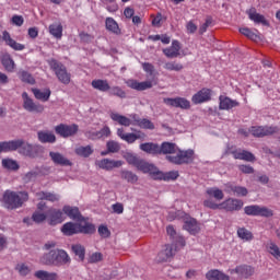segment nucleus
I'll use <instances>...</instances> for the list:
<instances>
[{
  "instance_id": "obj_45",
  "label": "nucleus",
  "mask_w": 280,
  "mask_h": 280,
  "mask_svg": "<svg viewBox=\"0 0 280 280\" xmlns=\"http://www.w3.org/2000/svg\"><path fill=\"white\" fill-rule=\"evenodd\" d=\"M173 256H174L173 247L171 245H166L165 249L159 254V261L161 262L167 261V259Z\"/></svg>"
},
{
  "instance_id": "obj_3",
  "label": "nucleus",
  "mask_w": 280,
  "mask_h": 280,
  "mask_svg": "<svg viewBox=\"0 0 280 280\" xmlns=\"http://www.w3.org/2000/svg\"><path fill=\"white\" fill-rule=\"evenodd\" d=\"M70 257L62 249H54L40 258V262L47 266H62L70 262Z\"/></svg>"
},
{
  "instance_id": "obj_41",
  "label": "nucleus",
  "mask_w": 280,
  "mask_h": 280,
  "mask_svg": "<svg viewBox=\"0 0 280 280\" xmlns=\"http://www.w3.org/2000/svg\"><path fill=\"white\" fill-rule=\"evenodd\" d=\"M1 165L4 170L9 172H16L20 168L18 162L11 159H3Z\"/></svg>"
},
{
  "instance_id": "obj_6",
  "label": "nucleus",
  "mask_w": 280,
  "mask_h": 280,
  "mask_svg": "<svg viewBox=\"0 0 280 280\" xmlns=\"http://www.w3.org/2000/svg\"><path fill=\"white\" fill-rule=\"evenodd\" d=\"M110 119L117 122L120 126L129 127V126H139L142 118L138 116V114H131V119L127 118V116H121V114H117L116 112H110Z\"/></svg>"
},
{
  "instance_id": "obj_28",
  "label": "nucleus",
  "mask_w": 280,
  "mask_h": 280,
  "mask_svg": "<svg viewBox=\"0 0 280 280\" xmlns=\"http://www.w3.org/2000/svg\"><path fill=\"white\" fill-rule=\"evenodd\" d=\"M235 160L246 161V162H255L256 158L253 153L245 150H235L231 152Z\"/></svg>"
},
{
  "instance_id": "obj_58",
  "label": "nucleus",
  "mask_w": 280,
  "mask_h": 280,
  "mask_svg": "<svg viewBox=\"0 0 280 280\" xmlns=\"http://www.w3.org/2000/svg\"><path fill=\"white\" fill-rule=\"evenodd\" d=\"M203 206L212 210H222V203L218 205L211 199L205 200Z\"/></svg>"
},
{
  "instance_id": "obj_48",
  "label": "nucleus",
  "mask_w": 280,
  "mask_h": 280,
  "mask_svg": "<svg viewBox=\"0 0 280 280\" xmlns=\"http://www.w3.org/2000/svg\"><path fill=\"white\" fill-rule=\"evenodd\" d=\"M237 235L241 240L245 242H250L254 238V235L250 231L246 230L245 228H240L237 230Z\"/></svg>"
},
{
  "instance_id": "obj_16",
  "label": "nucleus",
  "mask_w": 280,
  "mask_h": 280,
  "mask_svg": "<svg viewBox=\"0 0 280 280\" xmlns=\"http://www.w3.org/2000/svg\"><path fill=\"white\" fill-rule=\"evenodd\" d=\"M247 15L249 18L250 21H253L255 24H261L262 26L269 27L270 23L269 21L266 19V16L261 13H258L256 11V8H252L247 11Z\"/></svg>"
},
{
  "instance_id": "obj_52",
  "label": "nucleus",
  "mask_w": 280,
  "mask_h": 280,
  "mask_svg": "<svg viewBox=\"0 0 280 280\" xmlns=\"http://www.w3.org/2000/svg\"><path fill=\"white\" fill-rule=\"evenodd\" d=\"M268 252L278 260L280 261V248L275 243H270L267 246Z\"/></svg>"
},
{
  "instance_id": "obj_36",
  "label": "nucleus",
  "mask_w": 280,
  "mask_h": 280,
  "mask_svg": "<svg viewBox=\"0 0 280 280\" xmlns=\"http://www.w3.org/2000/svg\"><path fill=\"white\" fill-rule=\"evenodd\" d=\"M37 138L40 143H55L56 137L52 131H37Z\"/></svg>"
},
{
  "instance_id": "obj_14",
  "label": "nucleus",
  "mask_w": 280,
  "mask_h": 280,
  "mask_svg": "<svg viewBox=\"0 0 280 280\" xmlns=\"http://www.w3.org/2000/svg\"><path fill=\"white\" fill-rule=\"evenodd\" d=\"M212 98V90L209 88H202V90H199L196 94H194L191 101L195 105L203 104L207 102H210Z\"/></svg>"
},
{
  "instance_id": "obj_29",
  "label": "nucleus",
  "mask_w": 280,
  "mask_h": 280,
  "mask_svg": "<svg viewBox=\"0 0 280 280\" xmlns=\"http://www.w3.org/2000/svg\"><path fill=\"white\" fill-rule=\"evenodd\" d=\"M36 197L38 200H46L49 201L51 203L55 202H59L60 200V195L56 194V192H50V191H39L36 194Z\"/></svg>"
},
{
  "instance_id": "obj_9",
  "label": "nucleus",
  "mask_w": 280,
  "mask_h": 280,
  "mask_svg": "<svg viewBox=\"0 0 280 280\" xmlns=\"http://www.w3.org/2000/svg\"><path fill=\"white\" fill-rule=\"evenodd\" d=\"M245 213L250 217H264L270 218L273 215V211L260 206H247L244 209Z\"/></svg>"
},
{
  "instance_id": "obj_60",
  "label": "nucleus",
  "mask_w": 280,
  "mask_h": 280,
  "mask_svg": "<svg viewBox=\"0 0 280 280\" xmlns=\"http://www.w3.org/2000/svg\"><path fill=\"white\" fill-rule=\"evenodd\" d=\"M15 269L23 277L27 276L30 273V271H31L30 268L26 265H24V264H19L15 267Z\"/></svg>"
},
{
  "instance_id": "obj_53",
  "label": "nucleus",
  "mask_w": 280,
  "mask_h": 280,
  "mask_svg": "<svg viewBox=\"0 0 280 280\" xmlns=\"http://www.w3.org/2000/svg\"><path fill=\"white\" fill-rule=\"evenodd\" d=\"M207 194L210 197H214L217 200H222L224 198V194L222 190H220L219 188H209L207 190Z\"/></svg>"
},
{
  "instance_id": "obj_13",
  "label": "nucleus",
  "mask_w": 280,
  "mask_h": 280,
  "mask_svg": "<svg viewBox=\"0 0 280 280\" xmlns=\"http://www.w3.org/2000/svg\"><path fill=\"white\" fill-rule=\"evenodd\" d=\"M158 81H154V79H152L151 81H136V79H129L127 81V85L128 88L136 90V91H145L149 89H152L153 85H156Z\"/></svg>"
},
{
  "instance_id": "obj_10",
  "label": "nucleus",
  "mask_w": 280,
  "mask_h": 280,
  "mask_svg": "<svg viewBox=\"0 0 280 280\" xmlns=\"http://www.w3.org/2000/svg\"><path fill=\"white\" fill-rule=\"evenodd\" d=\"M279 132V127L255 126L250 127V133L255 138H265Z\"/></svg>"
},
{
  "instance_id": "obj_44",
  "label": "nucleus",
  "mask_w": 280,
  "mask_h": 280,
  "mask_svg": "<svg viewBox=\"0 0 280 280\" xmlns=\"http://www.w3.org/2000/svg\"><path fill=\"white\" fill-rule=\"evenodd\" d=\"M108 95L109 96H115V97H119L121 100H125L127 97V94L125 92L124 89L119 88V85H113L109 90H108Z\"/></svg>"
},
{
  "instance_id": "obj_56",
  "label": "nucleus",
  "mask_w": 280,
  "mask_h": 280,
  "mask_svg": "<svg viewBox=\"0 0 280 280\" xmlns=\"http://www.w3.org/2000/svg\"><path fill=\"white\" fill-rule=\"evenodd\" d=\"M20 79L22 82H25L27 84L35 83V79L32 77V74H30V72H25V71L21 72Z\"/></svg>"
},
{
  "instance_id": "obj_54",
  "label": "nucleus",
  "mask_w": 280,
  "mask_h": 280,
  "mask_svg": "<svg viewBox=\"0 0 280 280\" xmlns=\"http://www.w3.org/2000/svg\"><path fill=\"white\" fill-rule=\"evenodd\" d=\"M138 127L147 130H153L155 127L151 120H148V118H141Z\"/></svg>"
},
{
  "instance_id": "obj_59",
  "label": "nucleus",
  "mask_w": 280,
  "mask_h": 280,
  "mask_svg": "<svg viewBox=\"0 0 280 280\" xmlns=\"http://www.w3.org/2000/svg\"><path fill=\"white\" fill-rule=\"evenodd\" d=\"M106 147H107L108 152H110V153H117L120 150L119 143L115 142V141L107 142Z\"/></svg>"
},
{
  "instance_id": "obj_61",
  "label": "nucleus",
  "mask_w": 280,
  "mask_h": 280,
  "mask_svg": "<svg viewBox=\"0 0 280 280\" xmlns=\"http://www.w3.org/2000/svg\"><path fill=\"white\" fill-rule=\"evenodd\" d=\"M110 135H112V131L109 127H103V129L97 131L96 137L102 139V138H108Z\"/></svg>"
},
{
  "instance_id": "obj_33",
  "label": "nucleus",
  "mask_w": 280,
  "mask_h": 280,
  "mask_svg": "<svg viewBox=\"0 0 280 280\" xmlns=\"http://www.w3.org/2000/svg\"><path fill=\"white\" fill-rule=\"evenodd\" d=\"M1 63L7 72L9 73L14 72L15 63H14V60L11 58L10 54L5 52L2 55Z\"/></svg>"
},
{
  "instance_id": "obj_26",
  "label": "nucleus",
  "mask_w": 280,
  "mask_h": 280,
  "mask_svg": "<svg viewBox=\"0 0 280 280\" xmlns=\"http://www.w3.org/2000/svg\"><path fill=\"white\" fill-rule=\"evenodd\" d=\"M225 191L228 194H233L237 197H246L248 195V190L245 187L236 186L231 183L225 185Z\"/></svg>"
},
{
  "instance_id": "obj_1",
  "label": "nucleus",
  "mask_w": 280,
  "mask_h": 280,
  "mask_svg": "<svg viewBox=\"0 0 280 280\" xmlns=\"http://www.w3.org/2000/svg\"><path fill=\"white\" fill-rule=\"evenodd\" d=\"M166 155V160L175 165L190 164L195 160V152L192 150L182 151L175 143L163 142L159 145V155Z\"/></svg>"
},
{
  "instance_id": "obj_11",
  "label": "nucleus",
  "mask_w": 280,
  "mask_h": 280,
  "mask_svg": "<svg viewBox=\"0 0 280 280\" xmlns=\"http://www.w3.org/2000/svg\"><path fill=\"white\" fill-rule=\"evenodd\" d=\"M163 103L173 108H180L183 110L190 109V101L184 98L183 96H176L175 98H164Z\"/></svg>"
},
{
  "instance_id": "obj_43",
  "label": "nucleus",
  "mask_w": 280,
  "mask_h": 280,
  "mask_svg": "<svg viewBox=\"0 0 280 280\" xmlns=\"http://www.w3.org/2000/svg\"><path fill=\"white\" fill-rule=\"evenodd\" d=\"M49 33L57 39L62 37V25L61 23H52L49 25Z\"/></svg>"
},
{
  "instance_id": "obj_57",
  "label": "nucleus",
  "mask_w": 280,
  "mask_h": 280,
  "mask_svg": "<svg viewBox=\"0 0 280 280\" xmlns=\"http://www.w3.org/2000/svg\"><path fill=\"white\" fill-rule=\"evenodd\" d=\"M125 160L128 162V164L133 165L135 167L138 166L140 159L131 153H127L125 156Z\"/></svg>"
},
{
  "instance_id": "obj_24",
  "label": "nucleus",
  "mask_w": 280,
  "mask_h": 280,
  "mask_svg": "<svg viewBox=\"0 0 280 280\" xmlns=\"http://www.w3.org/2000/svg\"><path fill=\"white\" fill-rule=\"evenodd\" d=\"M95 164L101 170L112 171L114 168H118V167L122 166L124 163L121 161H113V160H108V159H103L101 161H97Z\"/></svg>"
},
{
  "instance_id": "obj_31",
  "label": "nucleus",
  "mask_w": 280,
  "mask_h": 280,
  "mask_svg": "<svg viewBox=\"0 0 280 280\" xmlns=\"http://www.w3.org/2000/svg\"><path fill=\"white\" fill-rule=\"evenodd\" d=\"M179 177V173L177 171H171L167 173H163L158 171L156 172V176H155V180H165V182H170V180H176Z\"/></svg>"
},
{
  "instance_id": "obj_21",
  "label": "nucleus",
  "mask_w": 280,
  "mask_h": 280,
  "mask_svg": "<svg viewBox=\"0 0 280 280\" xmlns=\"http://www.w3.org/2000/svg\"><path fill=\"white\" fill-rule=\"evenodd\" d=\"M219 102H220L219 103L220 110H231L241 105L238 101H233V98H230V96H223V95L219 97Z\"/></svg>"
},
{
  "instance_id": "obj_12",
  "label": "nucleus",
  "mask_w": 280,
  "mask_h": 280,
  "mask_svg": "<svg viewBox=\"0 0 280 280\" xmlns=\"http://www.w3.org/2000/svg\"><path fill=\"white\" fill-rule=\"evenodd\" d=\"M117 136L125 142H127L128 144H132L135 143L137 140H144L145 139V135L143 133V131H137L136 133H125V129H122V127H119L117 129Z\"/></svg>"
},
{
  "instance_id": "obj_49",
  "label": "nucleus",
  "mask_w": 280,
  "mask_h": 280,
  "mask_svg": "<svg viewBox=\"0 0 280 280\" xmlns=\"http://www.w3.org/2000/svg\"><path fill=\"white\" fill-rule=\"evenodd\" d=\"M164 69L167 71H175L179 72L184 69V66L182 63H177V61H167L164 63Z\"/></svg>"
},
{
  "instance_id": "obj_30",
  "label": "nucleus",
  "mask_w": 280,
  "mask_h": 280,
  "mask_svg": "<svg viewBox=\"0 0 280 280\" xmlns=\"http://www.w3.org/2000/svg\"><path fill=\"white\" fill-rule=\"evenodd\" d=\"M49 156H50L51 161L54 162V164H56V165L72 166V163L58 152H50Z\"/></svg>"
},
{
  "instance_id": "obj_35",
  "label": "nucleus",
  "mask_w": 280,
  "mask_h": 280,
  "mask_svg": "<svg viewBox=\"0 0 280 280\" xmlns=\"http://www.w3.org/2000/svg\"><path fill=\"white\" fill-rule=\"evenodd\" d=\"M184 229L188 231L191 235H196L200 231L198 222L192 218L186 219Z\"/></svg>"
},
{
  "instance_id": "obj_18",
  "label": "nucleus",
  "mask_w": 280,
  "mask_h": 280,
  "mask_svg": "<svg viewBox=\"0 0 280 280\" xmlns=\"http://www.w3.org/2000/svg\"><path fill=\"white\" fill-rule=\"evenodd\" d=\"M2 39L5 43V45L14 51H22L25 49V45L18 43L15 39H13L8 31L2 32Z\"/></svg>"
},
{
  "instance_id": "obj_27",
  "label": "nucleus",
  "mask_w": 280,
  "mask_h": 280,
  "mask_svg": "<svg viewBox=\"0 0 280 280\" xmlns=\"http://www.w3.org/2000/svg\"><path fill=\"white\" fill-rule=\"evenodd\" d=\"M32 93L37 101H40L43 103L48 102L51 95V91L49 90V88H45L44 90H38V88H32Z\"/></svg>"
},
{
  "instance_id": "obj_62",
  "label": "nucleus",
  "mask_w": 280,
  "mask_h": 280,
  "mask_svg": "<svg viewBox=\"0 0 280 280\" xmlns=\"http://www.w3.org/2000/svg\"><path fill=\"white\" fill-rule=\"evenodd\" d=\"M98 234H100L102 237H104V238H107V237L110 236V232H109L108 228L105 226V225H101V226L98 228Z\"/></svg>"
},
{
  "instance_id": "obj_7",
  "label": "nucleus",
  "mask_w": 280,
  "mask_h": 280,
  "mask_svg": "<svg viewBox=\"0 0 280 280\" xmlns=\"http://www.w3.org/2000/svg\"><path fill=\"white\" fill-rule=\"evenodd\" d=\"M22 100L23 108L28 113L42 114L45 110L44 105H40V103H34L33 98L28 97L27 92H23Z\"/></svg>"
},
{
  "instance_id": "obj_55",
  "label": "nucleus",
  "mask_w": 280,
  "mask_h": 280,
  "mask_svg": "<svg viewBox=\"0 0 280 280\" xmlns=\"http://www.w3.org/2000/svg\"><path fill=\"white\" fill-rule=\"evenodd\" d=\"M45 220H47V213H40L38 211L34 212L32 215V221L39 224L42 222H44Z\"/></svg>"
},
{
  "instance_id": "obj_63",
  "label": "nucleus",
  "mask_w": 280,
  "mask_h": 280,
  "mask_svg": "<svg viewBox=\"0 0 280 280\" xmlns=\"http://www.w3.org/2000/svg\"><path fill=\"white\" fill-rule=\"evenodd\" d=\"M113 212L116 214H121L124 212V205L122 203H115L112 206Z\"/></svg>"
},
{
  "instance_id": "obj_22",
  "label": "nucleus",
  "mask_w": 280,
  "mask_h": 280,
  "mask_svg": "<svg viewBox=\"0 0 280 280\" xmlns=\"http://www.w3.org/2000/svg\"><path fill=\"white\" fill-rule=\"evenodd\" d=\"M233 273H237L241 279H248L255 273V269L248 265H241L231 270V275Z\"/></svg>"
},
{
  "instance_id": "obj_25",
  "label": "nucleus",
  "mask_w": 280,
  "mask_h": 280,
  "mask_svg": "<svg viewBox=\"0 0 280 280\" xmlns=\"http://www.w3.org/2000/svg\"><path fill=\"white\" fill-rule=\"evenodd\" d=\"M16 141L22 142L18 149L20 154L32 158V159H34L37 155L35 147L24 142L23 140H16Z\"/></svg>"
},
{
  "instance_id": "obj_50",
  "label": "nucleus",
  "mask_w": 280,
  "mask_h": 280,
  "mask_svg": "<svg viewBox=\"0 0 280 280\" xmlns=\"http://www.w3.org/2000/svg\"><path fill=\"white\" fill-rule=\"evenodd\" d=\"M38 174H39V168L36 167L35 171H31V172L26 173V174L22 177V179H23V182H24L25 184H28V183H31V182H34V180L37 178Z\"/></svg>"
},
{
  "instance_id": "obj_39",
  "label": "nucleus",
  "mask_w": 280,
  "mask_h": 280,
  "mask_svg": "<svg viewBox=\"0 0 280 280\" xmlns=\"http://www.w3.org/2000/svg\"><path fill=\"white\" fill-rule=\"evenodd\" d=\"M240 32L242 35L246 36L250 40L257 42L260 39L258 30H256V32H254L249 27H241Z\"/></svg>"
},
{
  "instance_id": "obj_8",
  "label": "nucleus",
  "mask_w": 280,
  "mask_h": 280,
  "mask_svg": "<svg viewBox=\"0 0 280 280\" xmlns=\"http://www.w3.org/2000/svg\"><path fill=\"white\" fill-rule=\"evenodd\" d=\"M79 125H65L61 122L55 127V132L59 135L61 138H70L78 133Z\"/></svg>"
},
{
  "instance_id": "obj_37",
  "label": "nucleus",
  "mask_w": 280,
  "mask_h": 280,
  "mask_svg": "<svg viewBox=\"0 0 280 280\" xmlns=\"http://www.w3.org/2000/svg\"><path fill=\"white\" fill-rule=\"evenodd\" d=\"M105 25H106V30L115 35H120L121 31L118 26V23L116 20H114V18L108 16L105 20Z\"/></svg>"
},
{
  "instance_id": "obj_51",
  "label": "nucleus",
  "mask_w": 280,
  "mask_h": 280,
  "mask_svg": "<svg viewBox=\"0 0 280 280\" xmlns=\"http://www.w3.org/2000/svg\"><path fill=\"white\" fill-rule=\"evenodd\" d=\"M71 248L75 256H78L80 260L83 261L85 257V248L80 244L72 245Z\"/></svg>"
},
{
  "instance_id": "obj_15",
  "label": "nucleus",
  "mask_w": 280,
  "mask_h": 280,
  "mask_svg": "<svg viewBox=\"0 0 280 280\" xmlns=\"http://www.w3.org/2000/svg\"><path fill=\"white\" fill-rule=\"evenodd\" d=\"M65 214H63V211L59 210V209H54V208H50L48 211H47V221L49 223V225H57V224H60L65 221Z\"/></svg>"
},
{
  "instance_id": "obj_23",
  "label": "nucleus",
  "mask_w": 280,
  "mask_h": 280,
  "mask_svg": "<svg viewBox=\"0 0 280 280\" xmlns=\"http://www.w3.org/2000/svg\"><path fill=\"white\" fill-rule=\"evenodd\" d=\"M136 168H137L138 171H141V172L144 173V174H150V175L153 177V179H155L156 174H158V171H159L154 165L149 164V163H147V162L143 161V160H140V161L138 162Z\"/></svg>"
},
{
  "instance_id": "obj_19",
  "label": "nucleus",
  "mask_w": 280,
  "mask_h": 280,
  "mask_svg": "<svg viewBox=\"0 0 280 280\" xmlns=\"http://www.w3.org/2000/svg\"><path fill=\"white\" fill-rule=\"evenodd\" d=\"M244 207V202L240 199L230 198L222 202V210L228 212L240 211Z\"/></svg>"
},
{
  "instance_id": "obj_64",
  "label": "nucleus",
  "mask_w": 280,
  "mask_h": 280,
  "mask_svg": "<svg viewBox=\"0 0 280 280\" xmlns=\"http://www.w3.org/2000/svg\"><path fill=\"white\" fill-rule=\"evenodd\" d=\"M240 171L244 174H254L255 170L249 165H241L238 166Z\"/></svg>"
},
{
  "instance_id": "obj_20",
  "label": "nucleus",
  "mask_w": 280,
  "mask_h": 280,
  "mask_svg": "<svg viewBox=\"0 0 280 280\" xmlns=\"http://www.w3.org/2000/svg\"><path fill=\"white\" fill-rule=\"evenodd\" d=\"M180 43L177 39H173L170 47L163 48V54L170 59L177 58L180 55Z\"/></svg>"
},
{
  "instance_id": "obj_42",
  "label": "nucleus",
  "mask_w": 280,
  "mask_h": 280,
  "mask_svg": "<svg viewBox=\"0 0 280 280\" xmlns=\"http://www.w3.org/2000/svg\"><path fill=\"white\" fill-rule=\"evenodd\" d=\"M39 280H58V275L55 272H48L44 270H38L34 275Z\"/></svg>"
},
{
  "instance_id": "obj_17",
  "label": "nucleus",
  "mask_w": 280,
  "mask_h": 280,
  "mask_svg": "<svg viewBox=\"0 0 280 280\" xmlns=\"http://www.w3.org/2000/svg\"><path fill=\"white\" fill-rule=\"evenodd\" d=\"M63 214L68 215L71 220L77 222H89L88 219L83 218L77 207L65 206L62 208Z\"/></svg>"
},
{
  "instance_id": "obj_5",
  "label": "nucleus",
  "mask_w": 280,
  "mask_h": 280,
  "mask_svg": "<svg viewBox=\"0 0 280 280\" xmlns=\"http://www.w3.org/2000/svg\"><path fill=\"white\" fill-rule=\"evenodd\" d=\"M48 65L50 69L55 72L59 82H61L65 85H68L71 82V74L70 72H68L63 63H60V61H58L57 59L51 58L48 60Z\"/></svg>"
},
{
  "instance_id": "obj_47",
  "label": "nucleus",
  "mask_w": 280,
  "mask_h": 280,
  "mask_svg": "<svg viewBox=\"0 0 280 280\" xmlns=\"http://www.w3.org/2000/svg\"><path fill=\"white\" fill-rule=\"evenodd\" d=\"M120 176L129 184H136L138 182V176L129 171H121Z\"/></svg>"
},
{
  "instance_id": "obj_38",
  "label": "nucleus",
  "mask_w": 280,
  "mask_h": 280,
  "mask_svg": "<svg viewBox=\"0 0 280 280\" xmlns=\"http://www.w3.org/2000/svg\"><path fill=\"white\" fill-rule=\"evenodd\" d=\"M140 150L152 155H160V145L155 143H142Z\"/></svg>"
},
{
  "instance_id": "obj_34",
  "label": "nucleus",
  "mask_w": 280,
  "mask_h": 280,
  "mask_svg": "<svg viewBox=\"0 0 280 280\" xmlns=\"http://www.w3.org/2000/svg\"><path fill=\"white\" fill-rule=\"evenodd\" d=\"M21 144H22V142L16 141V140L9 141V142H1L0 143V153L16 151Z\"/></svg>"
},
{
  "instance_id": "obj_46",
  "label": "nucleus",
  "mask_w": 280,
  "mask_h": 280,
  "mask_svg": "<svg viewBox=\"0 0 280 280\" xmlns=\"http://www.w3.org/2000/svg\"><path fill=\"white\" fill-rule=\"evenodd\" d=\"M74 152L77 155L86 159L92 155L94 151L90 145H86L77 148Z\"/></svg>"
},
{
  "instance_id": "obj_40",
  "label": "nucleus",
  "mask_w": 280,
  "mask_h": 280,
  "mask_svg": "<svg viewBox=\"0 0 280 280\" xmlns=\"http://www.w3.org/2000/svg\"><path fill=\"white\" fill-rule=\"evenodd\" d=\"M207 280H230V277L219 270H210L206 275Z\"/></svg>"
},
{
  "instance_id": "obj_4",
  "label": "nucleus",
  "mask_w": 280,
  "mask_h": 280,
  "mask_svg": "<svg viewBox=\"0 0 280 280\" xmlns=\"http://www.w3.org/2000/svg\"><path fill=\"white\" fill-rule=\"evenodd\" d=\"M28 199L26 192H14L7 190L3 195V202L5 208L14 210L21 208L23 202Z\"/></svg>"
},
{
  "instance_id": "obj_32",
  "label": "nucleus",
  "mask_w": 280,
  "mask_h": 280,
  "mask_svg": "<svg viewBox=\"0 0 280 280\" xmlns=\"http://www.w3.org/2000/svg\"><path fill=\"white\" fill-rule=\"evenodd\" d=\"M92 88L103 93H106L110 90V85L106 79H94L92 81Z\"/></svg>"
},
{
  "instance_id": "obj_2",
  "label": "nucleus",
  "mask_w": 280,
  "mask_h": 280,
  "mask_svg": "<svg viewBox=\"0 0 280 280\" xmlns=\"http://www.w3.org/2000/svg\"><path fill=\"white\" fill-rule=\"evenodd\" d=\"M95 231H96V229H95L94 224H92L90 222H84V221H77V223L67 222L61 228V232L66 236H72L74 234L91 235V234H94Z\"/></svg>"
}]
</instances>
